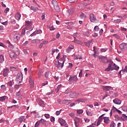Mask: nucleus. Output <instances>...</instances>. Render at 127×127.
Masks as SVG:
<instances>
[{
    "label": "nucleus",
    "instance_id": "41",
    "mask_svg": "<svg viewBox=\"0 0 127 127\" xmlns=\"http://www.w3.org/2000/svg\"><path fill=\"white\" fill-rule=\"evenodd\" d=\"M53 93H54V90H52L51 91V92H48L47 93H46V95H47V96H49V95H51L52 94H53Z\"/></svg>",
    "mask_w": 127,
    "mask_h": 127
},
{
    "label": "nucleus",
    "instance_id": "26",
    "mask_svg": "<svg viewBox=\"0 0 127 127\" xmlns=\"http://www.w3.org/2000/svg\"><path fill=\"white\" fill-rule=\"evenodd\" d=\"M86 101H87V99H79L76 100L75 102H78V103H81V102L83 103V102H86Z\"/></svg>",
    "mask_w": 127,
    "mask_h": 127
},
{
    "label": "nucleus",
    "instance_id": "56",
    "mask_svg": "<svg viewBox=\"0 0 127 127\" xmlns=\"http://www.w3.org/2000/svg\"><path fill=\"white\" fill-rule=\"evenodd\" d=\"M36 34H37V33H36V31H35L30 35V36H34V35H36Z\"/></svg>",
    "mask_w": 127,
    "mask_h": 127
},
{
    "label": "nucleus",
    "instance_id": "43",
    "mask_svg": "<svg viewBox=\"0 0 127 127\" xmlns=\"http://www.w3.org/2000/svg\"><path fill=\"white\" fill-rule=\"evenodd\" d=\"M7 85L8 86H9V87H11L12 86V81H11V80L8 81L7 82Z\"/></svg>",
    "mask_w": 127,
    "mask_h": 127
},
{
    "label": "nucleus",
    "instance_id": "64",
    "mask_svg": "<svg viewBox=\"0 0 127 127\" xmlns=\"http://www.w3.org/2000/svg\"><path fill=\"white\" fill-rule=\"evenodd\" d=\"M123 117L124 118V119H125V120L127 121V116L126 115L123 114Z\"/></svg>",
    "mask_w": 127,
    "mask_h": 127
},
{
    "label": "nucleus",
    "instance_id": "59",
    "mask_svg": "<svg viewBox=\"0 0 127 127\" xmlns=\"http://www.w3.org/2000/svg\"><path fill=\"white\" fill-rule=\"evenodd\" d=\"M1 89H2V90H5V85H2L0 86Z\"/></svg>",
    "mask_w": 127,
    "mask_h": 127
},
{
    "label": "nucleus",
    "instance_id": "1",
    "mask_svg": "<svg viewBox=\"0 0 127 127\" xmlns=\"http://www.w3.org/2000/svg\"><path fill=\"white\" fill-rule=\"evenodd\" d=\"M52 3L54 5V8L56 11L59 12L60 11V7L58 4V2L56 0H53L52 1Z\"/></svg>",
    "mask_w": 127,
    "mask_h": 127
},
{
    "label": "nucleus",
    "instance_id": "38",
    "mask_svg": "<svg viewBox=\"0 0 127 127\" xmlns=\"http://www.w3.org/2000/svg\"><path fill=\"white\" fill-rule=\"evenodd\" d=\"M47 27L49 28L50 30L52 31V30H55V28L53 26H52L50 27V26H48Z\"/></svg>",
    "mask_w": 127,
    "mask_h": 127
},
{
    "label": "nucleus",
    "instance_id": "44",
    "mask_svg": "<svg viewBox=\"0 0 127 127\" xmlns=\"http://www.w3.org/2000/svg\"><path fill=\"white\" fill-rule=\"evenodd\" d=\"M94 31H99V26H95L94 28Z\"/></svg>",
    "mask_w": 127,
    "mask_h": 127
},
{
    "label": "nucleus",
    "instance_id": "10",
    "mask_svg": "<svg viewBox=\"0 0 127 127\" xmlns=\"http://www.w3.org/2000/svg\"><path fill=\"white\" fill-rule=\"evenodd\" d=\"M98 59H99L100 60H101L102 62H103L104 63H105V60H107L108 63L110 62V60H109V59H108L107 57H104L103 56H99L98 57Z\"/></svg>",
    "mask_w": 127,
    "mask_h": 127
},
{
    "label": "nucleus",
    "instance_id": "35",
    "mask_svg": "<svg viewBox=\"0 0 127 127\" xmlns=\"http://www.w3.org/2000/svg\"><path fill=\"white\" fill-rule=\"evenodd\" d=\"M117 108L115 107L114 106H113L112 109L111 110V112H113V113H115V112H117Z\"/></svg>",
    "mask_w": 127,
    "mask_h": 127
},
{
    "label": "nucleus",
    "instance_id": "23",
    "mask_svg": "<svg viewBox=\"0 0 127 127\" xmlns=\"http://www.w3.org/2000/svg\"><path fill=\"white\" fill-rule=\"evenodd\" d=\"M59 62L60 63H62V64L64 65V62H65V58L63 57L62 58L60 59V60L59 61Z\"/></svg>",
    "mask_w": 127,
    "mask_h": 127
},
{
    "label": "nucleus",
    "instance_id": "18",
    "mask_svg": "<svg viewBox=\"0 0 127 127\" xmlns=\"http://www.w3.org/2000/svg\"><path fill=\"white\" fill-rule=\"evenodd\" d=\"M15 18L17 20H19V19H20V17H21V14H20V13H19V12L15 14Z\"/></svg>",
    "mask_w": 127,
    "mask_h": 127
},
{
    "label": "nucleus",
    "instance_id": "60",
    "mask_svg": "<svg viewBox=\"0 0 127 127\" xmlns=\"http://www.w3.org/2000/svg\"><path fill=\"white\" fill-rule=\"evenodd\" d=\"M68 48H69V49L71 50L72 49H74V46L72 45H70L68 47Z\"/></svg>",
    "mask_w": 127,
    "mask_h": 127
},
{
    "label": "nucleus",
    "instance_id": "45",
    "mask_svg": "<svg viewBox=\"0 0 127 127\" xmlns=\"http://www.w3.org/2000/svg\"><path fill=\"white\" fill-rule=\"evenodd\" d=\"M83 110H78L77 111V113L79 114V115H81V114H83Z\"/></svg>",
    "mask_w": 127,
    "mask_h": 127
},
{
    "label": "nucleus",
    "instance_id": "54",
    "mask_svg": "<svg viewBox=\"0 0 127 127\" xmlns=\"http://www.w3.org/2000/svg\"><path fill=\"white\" fill-rule=\"evenodd\" d=\"M8 11H9V8H6V9L4 11V13H7V12H8Z\"/></svg>",
    "mask_w": 127,
    "mask_h": 127
},
{
    "label": "nucleus",
    "instance_id": "42",
    "mask_svg": "<svg viewBox=\"0 0 127 127\" xmlns=\"http://www.w3.org/2000/svg\"><path fill=\"white\" fill-rule=\"evenodd\" d=\"M50 73V72L49 71H47L45 74V77L47 78H48Z\"/></svg>",
    "mask_w": 127,
    "mask_h": 127
},
{
    "label": "nucleus",
    "instance_id": "25",
    "mask_svg": "<svg viewBox=\"0 0 127 127\" xmlns=\"http://www.w3.org/2000/svg\"><path fill=\"white\" fill-rule=\"evenodd\" d=\"M30 84L31 86V88H33V87H34V82H33V81H32V80H31V78L30 77Z\"/></svg>",
    "mask_w": 127,
    "mask_h": 127
},
{
    "label": "nucleus",
    "instance_id": "50",
    "mask_svg": "<svg viewBox=\"0 0 127 127\" xmlns=\"http://www.w3.org/2000/svg\"><path fill=\"white\" fill-rule=\"evenodd\" d=\"M41 72H42V71H41V69H39V70L38 71V76H39V77H41V76H42V73H41Z\"/></svg>",
    "mask_w": 127,
    "mask_h": 127
},
{
    "label": "nucleus",
    "instance_id": "29",
    "mask_svg": "<svg viewBox=\"0 0 127 127\" xmlns=\"http://www.w3.org/2000/svg\"><path fill=\"white\" fill-rule=\"evenodd\" d=\"M104 116H105V114H103L101 116H100L99 117L98 120L100 121V122H102L103 121V120H104V118H103V117H104Z\"/></svg>",
    "mask_w": 127,
    "mask_h": 127
},
{
    "label": "nucleus",
    "instance_id": "32",
    "mask_svg": "<svg viewBox=\"0 0 127 127\" xmlns=\"http://www.w3.org/2000/svg\"><path fill=\"white\" fill-rule=\"evenodd\" d=\"M68 13L69 14H72V13H74V9L71 8L68 10Z\"/></svg>",
    "mask_w": 127,
    "mask_h": 127
},
{
    "label": "nucleus",
    "instance_id": "2",
    "mask_svg": "<svg viewBox=\"0 0 127 127\" xmlns=\"http://www.w3.org/2000/svg\"><path fill=\"white\" fill-rule=\"evenodd\" d=\"M23 79V77H22V73H18L15 78V81H16L17 83L20 84V83L22 82Z\"/></svg>",
    "mask_w": 127,
    "mask_h": 127
},
{
    "label": "nucleus",
    "instance_id": "34",
    "mask_svg": "<svg viewBox=\"0 0 127 127\" xmlns=\"http://www.w3.org/2000/svg\"><path fill=\"white\" fill-rule=\"evenodd\" d=\"M5 98H6V96H4L0 97V102H3L4 100H5Z\"/></svg>",
    "mask_w": 127,
    "mask_h": 127
},
{
    "label": "nucleus",
    "instance_id": "55",
    "mask_svg": "<svg viewBox=\"0 0 127 127\" xmlns=\"http://www.w3.org/2000/svg\"><path fill=\"white\" fill-rule=\"evenodd\" d=\"M30 8L32 10H34V11H36V8H35V7H34V6H31Z\"/></svg>",
    "mask_w": 127,
    "mask_h": 127
},
{
    "label": "nucleus",
    "instance_id": "58",
    "mask_svg": "<svg viewBox=\"0 0 127 127\" xmlns=\"http://www.w3.org/2000/svg\"><path fill=\"white\" fill-rule=\"evenodd\" d=\"M0 46H1L2 47H3L4 48H5V47H6V46L5 45H4V44H3V43H0Z\"/></svg>",
    "mask_w": 127,
    "mask_h": 127
},
{
    "label": "nucleus",
    "instance_id": "15",
    "mask_svg": "<svg viewBox=\"0 0 127 127\" xmlns=\"http://www.w3.org/2000/svg\"><path fill=\"white\" fill-rule=\"evenodd\" d=\"M59 123L61 124V126H62L63 127L64 125H65V120H64L62 118H59Z\"/></svg>",
    "mask_w": 127,
    "mask_h": 127
},
{
    "label": "nucleus",
    "instance_id": "16",
    "mask_svg": "<svg viewBox=\"0 0 127 127\" xmlns=\"http://www.w3.org/2000/svg\"><path fill=\"white\" fill-rule=\"evenodd\" d=\"M104 122L108 125L110 123V119L108 117H103Z\"/></svg>",
    "mask_w": 127,
    "mask_h": 127
},
{
    "label": "nucleus",
    "instance_id": "22",
    "mask_svg": "<svg viewBox=\"0 0 127 127\" xmlns=\"http://www.w3.org/2000/svg\"><path fill=\"white\" fill-rule=\"evenodd\" d=\"M40 123L42 124L43 126H46V123H47V121L43 119H41L40 120Z\"/></svg>",
    "mask_w": 127,
    "mask_h": 127
},
{
    "label": "nucleus",
    "instance_id": "3",
    "mask_svg": "<svg viewBox=\"0 0 127 127\" xmlns=\"http://www.w3.org/2000/svg\"><path fill=\"white\" fill-rule=\"evenodd\" d=\"M74 121L75 127H79V126H80L79 124L82 122V119L76 117L74 118Z\"/></svg>",
    "mask_w": 127,
    "mask_h": 127
},
{
    "label": "nucleus",
    "instance_id": "62",
    "mask_svg": "<svg viewBox=\"0 0 127 127\" xmlns=\"http://www.w3.org/2000/svg\"><path fill=\"white\" fill-rule=\"evenodd\" d=\"M115 125H116V124H115L114 122H112L110 127H115Z\"/></svg>",
    "mask_w": 127,
    "mask_h": 127
},
{
    "label": "nucleus",
    "instance_id": "7",
    "mask_svg": "<svg viewBox=\"0 0 127 127\" xmlns=\"http://www.w3.org/2000/svg\"><path fill=\"white\" fill-rule=\"evenodd\" d=\"M17 55H19V52H17V53H15L13 52H11L10 53V57L12 59H15L16 58V56Z\"/></svg>",
    "mask_w": 127,
    "mask_h": 127
},
{
    "label": "nucleus",
    "instance_id": "5",
    "mask_svg": "<svg viewBox=\"0 0 127 127\" xmlns=\"http://www.w3.org/2000/svg\"><path fill=\"white\" fill-rule=\"evenodd\" d=\"M113 63H113V62H110V64H109L108 67L105 69V71L106 72H110V71H111V70L112 71H113V70H114V67H113V66H112Z\"/></svg>",
    "mask_w": 127,
    "mask_h": 127
},
{
    "label": "nucleus",
    "instance_id": "30",
    "mask_svg": "<svg viewBox=\"0 0 127 127\" xmlns=\"http://www.w3.org/2000/svg\"><path fill=\"white\" fill-rule=\"evenodd\" d=\"M86 114L87 116H89V117H92L93 116V114L92 113L88 110L86 111Z\"/></svg>",
    "mask_w": 127,
    "mask_h": 127
},
{
    "label": "nucleus",
    "instance_id": "49",
    "mask_svg": "<svg viewBox=\"0 0 127 127\" xmlns=\"http://www.w3.org/2000/svg\"><path fill=\"white\" fill-rule=\"evenodd\" d=\"M108 51V48H104V49H101V52H106V51Z\"/></svg>",
    "mask_w": 127,
    "mask_h": 127
},
{
    "label": "nucleus",
    "instance_id": "13",
    "mask_svg": "<svg viewBox=\"0 0 127 127\" xmlns=\"http://www.w3.org/2000/svg\"><path fill=\"white\" fill-rule=\"evenodd\" d=\"M103 90L104 91H110V90H113V87L110 86H103Z\"/></svg>",
    "mask_w": 127,
    "mask_h": 127
},
{
    "label": "nucleus",
    "instance_id": "6",
    "mask_svg": "<svg viewBox=\"0 0 127 127\" xmlns=\"http://www.w3.org/2000/svg\"><path fill=\"white\" fill-rule=\"evenodd\" d=\"M55 65L57 67L58 69H61L62 68H63V66H64V64H63L62 63H60L59 61H58L55 63Z\"/></svg>",
    "mask_w": 127,
    "mask_h": 127
},
{
    "label": "nucleus",
    "instance_id": "40",
    "mask_svg": "<svg viewBox=\"0 0 127 127\" xmlns=\"http://www.w3.org/2000/svg\"><path fill=\"white\" fill-rule=\"evenodd\" d=\"M97 53H98V50H97L94 51V54H93V57H94L95 58H97V57L98 56H97V55H96V54H97Z\"/></svg>",
    "mask_w": 127,
    "mask_h": 127
},
{
    "label": "nucleus",
    "instance_id": "53",
    "mask_svg": "<svg viewBox=\"0 0 127 127\" xmlns=\"http://www.w3.org/2000/svg\"><path fill=\"white\" fill-rule=\"evenodd\" d=\"M50 121L51 122H52V123H53V122H55V118L52 117L51 118Z\"/></svg>",
    "mask_w": 127,
    "mask_h": 127
},
{
    "label": "nucleus",
    "instance_id": "8",
    "mask_svg": "<svg viewBox=\"0 0 127 127\" xmlns=\"http://www.w3.org/2000/svg\"><path fill=\"white\" fill-rule=\"evenodd\" d=\"M119 47L122 51H124V50H126L127 49V44L125 43L121 44L119 45Z\"/></svg>",
    "mask_w": 127,
    "mask_h": 127
},
{
    "label": "nucleus",
    "instance_id": "28",
    "mask_svg": "<svg viewBox=\"0 0 127 127\" xmlns=\"http://www.w3.org/2000/svg\"><path fill=\"white\" fill-rule=\"evenodd\" d=\"M122 22V19H117L114 20V23H120Z\"/></svg>",
    "mask_w": 127,
    "mask_h": 127
},
{
    "label": "nucleus",
    "instance_id": "14",
    "mask_svg": "<svg viewBox=\"0 0 127 127\" xmlns=\"http://www.w3.org/2000/svg\"><path fill=\"white\" fill-rule=\"evenodd\" d=\"M63 103L64 105H66L67 106H68L69 104H71V103H72V101L70 100L64 99L63 100Z\"/></svg>",
    "mask_w": 127,
    "mask_h": 127
},
{
    "label": "nucleus",
    "instance_id": "46",
    "mask_svg": "<svg viewBox=\"0 0 127 127\" xmlns=\"http://www.w3.org/2000/svg\"><path fill=\"white\" fill-rule=\"evenodd\" d=\"M68 115L70 117H71V118H74L75 117V114L74 113H69Z\"/></svg>",
    "mask_w": 127,
    "mask_h": 127
},
{
    "label": "nucleus",
    "instance_id": "39",
    "mask_svg": "<svg viewBox=\"0 0 127 127\" xmlns=\"http://www.w3.org/2000/svg\"><path fill=\"white\" fill-rule=\"evenodd\" d=\"M25 34V29H23L21 32V36L22 37Z\"/></svg>",
    "mask_w": 127,
    "mask_h": 127
},
{
    "label": "nucleus",
    "instance_id": "11",
    "mask_svg": "<svg viewBox=\"0 0 127 127\" xmlns=\"http://www.w3.org/2000/svg\"><path fill=\"white\" fill-rule=\"evenodd\" d=\"M90 16V20L91 22H95L96 20H97V18H96V16L94 14L91 13L89 15Z\"/></svg>",
    "mask_w": 127,
    "mask_h": 127
},
{
    "label": "nucleus",
    "instance_id": "4",
    "mask_svg": "<svg viewBox=\"0 0 127 127\" xmlns=\"http://www.w3.org/2000/svg\"><path fill=\"white\" fill-rule=\"evenodd\" d=\"M78 81V78L76 76H70L69 79V84H71L72 83H75Z\"/></svg>",
    "mask_w": 127,
    "mask_h": 127
},
{
    "label": "nucleus",
    "instance_id": "63",
    "mask_svg": "<svg viewBox=\"0 0 127 127\" xmlns=\"http://www.w3.org/2000/svg\"><path fill=\"white\" fill-rule=\"evenodd\" d=\"M85 15V14L82 13L80 15V18H84V16Z\"/></svg>",
    "mask_w": 127,
    "mask_h": 127
},
{
    "label": "nucleus",
    "instance_id": "57",
    "mask_svg": "<svg viewBox=\"0 0 127 127\" xmlns=\"http://www.w3.org/2000/svg\"><path fill=\"white\" fill-rule=\"evenodd\" d=\"M20 91H18L16 93V97H20Z\"/></svg>",
    "mask_w": 127,
    "mask_h": 127
},
{
    "label": "nucleus",
    "instance_id": "21",
    "mask_svg": "<svg viewBox=\"0 0 127 127\" xmlns=\"http://www.w3.org/2000/svg\"><path fill=\"white\" fill-rule=\"evenodd\" d=\"M112 67L114 68V70H116L117 71L120 69V67L117 65L116 64H112Z\"/></svg>",
    "mask_w": 127,
    "mask_h": 127
},
{
    "label": "nucleus",
    "instance_id": "19",
    "mask_svg": "<svg viewBox=\"0 0 127 127\" xmlns=\"http://www.w3.org/2000/svg\"><path fill=\"white\" fill-rule=\"evenodd\" d=\"M72 42H74V43H76V44H82V42L80 40H77V39H76L75 37Z\"/></svg>",
    "mask_w": 127,
    "mask_h": 127
},
{
    "label": "nucleus",
    "instance_id": "27",
    "mask_svg": "<svg viewBox=\"0 0 127 127\" xmlns=\"http://www.w3.org/2000/svg\"><path fill=\"white\" fill-rule=\"evenodd\" d=\"M4 61V58L3 57V56L0 55V63H3Z\"/></svg>",
    "mask_w": 127,
    "mask_h": 127
},
{
    "label": "nucleus",
    "instance_id": "12",
    "mask_svg": "<svg viewBox=\"0 0 127 127\" xmlns=\"http://www.w3.org/2000/svg\"><path fill=\"white\" fill-rule=\"evenodd\" d=\"M113 103L116 104V105H121L122 101L118 98H116L113 100Z\"/></svg>",
    "mask_w": 127,
    "mask_h": 127
},
{
    "label": "nucleus",
    "instance_id": "47",
    "mask_svg": "<svg viewBox=\"0 0 127 127\" xmlns=\"http://www.w3.org/2000/svg\"><path fill=\"white\" fill-rule=\"evenodd\" d=\"M45 117L46 119H49V118H50V115H49L48 114H45Z\"/></svg>",
    "mask_w": 127,
    "mask_h": 127
},
{
    "label": "nucleus",
    "instance_id": "36",
    "mask_svg": "<svg viewBox=\"0 0 127 127\" xmlns=\"http://www.w3.org/2000/svg\"><path fill=\"white\" fill-rule=\"evenodd\" d=\"M38 42H39V40L38 39H34L31 41V43H38Z\"/></svg>",
    "mask_w": 127,
    "mask_h": 127
},
{
    "label": "nucleus",
    "instance_id": "61",
    "mask_svg": "<svg viewBox=\"0 0 127 127\" xmlns=\"http://www.w3.org/2000/svg\"><path fill=\"white\" fill-rule=\"evenodd\" d=\"M42 32V31L41 30L39 29L36 31L37 34H39V33H41Z\"/></svg>",
    "mask_w": 127,
    "mask_h": 127
},
{
    "label": "nucleus",
    "instance_id": "17",
    "mask_svg": "<svg viewBox=\"0 0 127 127\" xmlns=\"http://www.w3.org/2000/svg\"><path fill=\"white\" fill-rule=\"evenodd\" d=\"M71 95L72 96L71 98H78L79 97V93L76 92L71 93Z\"/></svg>",
    "mask_w": 127,
    "mask_h": 127
},
{
    "label": "nucleus",
    "instance_id": "31",
    "mask_svg": "<svg viewBox=\"0 0 127 127\" xmlns=\"http://www.w3.org/2000/svg\"><path fill=\"white\" fill-rule=\"evenodd\" d=\"M10 71H17V68L15 67L11 66L10 67Z\"/></svg>",
    "mask_w": 127,
    "mask_h": 127
},
{
    "label": "nucleus",
    "instance_id": "51",
    "mask_svg": "<svg viewBox=\"0 0 127 127\" xmlns=\"http://www.w3.org/2000/svg\"><path fill=\"white\" fill-rule=\"evenodd\" d=\"M71 51L72 50L68 47L66 50V52H67V53H70V52H71Z\"/></svg>",
    "mask_w": 127,
    "mask_h": 127
},
{
    "label": "nucleus",
    "instance_id": "33",
    "mask_svg": "<svg viewBox=\"0 0 127 127\" xmlns=\"http://www.w3.org/2000/svg\"><path fill=\"white\" fill-rule=\"evenodd\" d=\"M114 118L115 119V121H117L118 122V121H120V117L118 116V115H115Z\"/></svg>",
    "mask_w": 127,
    "mask_h": 127
},
{
    "label": "nucleus",
    "instance_id": "20",
    "mask_svg": "<svg viewBox=\"0 0 127 127\" xmlns=\"http://www.w3.org/2000/svg\"><path fill=\"white\" fill-rule=\"evenodd\" d=\"M62 87V84L59 85L57 86V89H56L55 92H56V93H58L59 91H60V89H61Z\"/></svg>",
    "mask_w": 127,
    "mask_h": 127
},
{
    "label": "nucleus",
    "instance_id": "24",
    "mask_svg": "<svg viewBox=\"0 0 127 127\" xmlns=\"http://www.w3.org/2000/svg\"><path fill=\"white\" fill-rule=\"evenodd\" d=\"M18 122L19 123H20V124H21V123H22V122H23V120H24V116H20L19 118H18Z\"/></svg>",
    "mask_w": 127,
    "mask_h": 127
},
{
    "label": "nucleus",
    "instance_id": "48",
    "mask_svg": "<svg viewBox=\"0 0 127 127\" xmlns=\"http://www.w3.org/2000/svg\"><path fill=\"white\" fill-rule=\"evenodd\" d=\"M61 112H62V109H61L60 111H57L56 112V115L57 116H59V115H60V114L61 113Z\"/></svg>",
    "mask_w": 127,
    "mask_h": 127
},
{
    "label": "nucleus",
    "instance_id": "37",
    "mask_svg": "<svg viewBox=\"0 0 127 127\" xmlns=\"http://www.w3.org/2000/svg\"><path fill=\"white\" fill-rule=\"evenodd\" d=\"M40 120H39V121H37L36 124H35V127H39V125H40Z\"/></svg>",
    "mask_w": 127,
    "mask_h": 127
},
{
    "label": "nucleus",
    "instance_id": "9",
    "mask_svg": "<svg viewBox=\"0 0 127 127\" xmlns=\"http://www.w3.org/2000/svg\"><path fill=\"white\" fill-rule=\"evenodd\" d=\"M8 73H9V68L6 67L3 70V76L4 77H7V75H8Z\"/></svg>",
    "mask_w": 127,
    "mask_h": 127
},
{
    "label": "nucleus",
    "instance_id": "52",
    "mask_svg": "<svg viewBox=\"0 0 127 127\" xmlns=\"http://www.w3.org/2000/svg\"><path fill=\"white\" fill-rule=\"evenodd\" d=\"M85 43V45L86 46H87L88 47H89L91 44V42H86Z\"/></svg>",
    "mask_w": 127,
    "mask_h": 127
}]
</instances>
